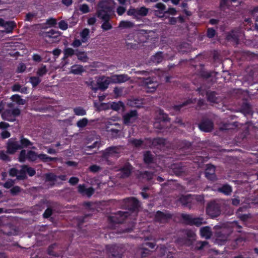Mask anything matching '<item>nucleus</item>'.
<instances>
[{
  "label": "nucleus",
  "mask_w": 258,
  "mask_h": 258,
  "mask_svg": "<svg viewBox=\"0 0 258 258\" xmlns=\"http://www.w3.org/2000/svg\"><path fill=\"white\" fill-rule=\"evenodd\" d=\"M112 12V8L107 0H101L98 2L96 13L98 18L111 17Z\"/></svg>",
  "instance_id": "nucleus-1"
},
{
  "label": "nucleus",
  "mask_w": 258,
  "mask_h": 258,
  "mask_svg": "<svg viewBox=\"0 0 258 258\" xmlns=\"http://www.w3.org/2000/svg\"><path fill=\"white\" fill-rule=\"evenodd\" d=\"M122 206L130 212H137L140 206L139 201L134 197L127 198L123 200Z\"/></svg>",
  "instance_id": "nucleus-2"
},
{
  "label": "nucleus",
  "mask_w": 258,
  "mask_h": 258,
  "mask_svg": "<svg viewBox=\"0 0 258 258\" xmlns=\"http://www.w3.org/2000/svg\"><path fill=\"white\" fill-rule=\"evenodd\" d=\"M206 213L211 218H216L221 214L220 205L215 201H211L209 203L206 209Z\"/></svg>",
  "instance_id": "nucleus-3"
},
{
  "label": "nucleus",
  "mask_w": 258,
  "mask_h": 258,
  "mask_svg": "<svg viewBox=\"0 0 258 258\" xmlns=\"http://www.w3.org/2000/svg\"><path fill=\"white\" fill-rule=\"evenodd\" d=\"M128 216L127 212L118 211L114 215L109 216L108 221L110 224H122L125 222Z\"/></svg>",
  "instance_id": "nucleus-4"
},
{
  "label": "nucleus",
  "mask_w": 258,
  "mask_h": 258,
  "mask_svg": "<svg viewBox=\"0 0 258 258\" xmlns=\"http://www.w3.org/2000/svg\"><path fill=\"white\" fill-rule=\"evenodd\" d=\"M106 250L109 254V258H122V249L117 245H107Z\"/></svg>",
  "instance_id": "nucleus-5"
},
{
  "label": "nucleus",
  "mask_w": 258,
  "mask_h": 258,
  "mask_svg": "<svg viewBox=\"0 0 258 258\" xmlns=\"http://www.w3.org/2000/svg\"><path fill=\"white\" fill-rule=\"evenodd\" d=\"M170 118L167 113L164 112L163 110H160L159 118L154 123L155 128L163 130L165 128L164 123L170 121Z\"/></svg>",
  "instance_id": "nucleus-6"
},
{
  "label": "nucleus",
  "mask_w": 258,
  "mask_h": 258,
  "mask_svg": "<svg viewBox=\"0 0 258 258\" xmlns=\"http://www.w3.org/2000/svg\"><path fill=\"white\" fill-rule=\"evenodd\" d=\"M138 116V113L137 110H131L123 115V122L125 125H130L136 121Z\"/></svg>",
  "instance_id": "nucleus-7"
},
{
  "label": "nucleus",
  "mask_w": 258,
  "mask_h": 258,
  "mask_svg": "<svg viewBox=\"0 0 258 258\" xmlns=\"http://www.w3.org/2000/svg\"><path fill=\"white\" fill-rule=\"evenodd\" d=\"M7 152L11 155L14 154L18 150H20L19 141L16 138H10L9 139L7 146Z\"/></svg>",
  "instance_id": "nucleus-8"
},
{
  "label": "nucleus",
  "mask_w": 258,
  "mask_h": 258,
  "mask_svg": "<svg viewBox=\"0 0 258 258\" xmlns=\"http://www.w3.org/2000/svg\"><path fill=\"white\" fill-rule=\"evenodd\" d=\"M110 83H112L111 78L102 77L100 80H98L97 82V86L92 87V89L94 92H96L98 89L104 91L108 88Z\"/></svg>",
  "instance_id": "nucleus-9"
},
{
  "label": "nucleus",
  "mask_w": 258,
  "mask_h": 258,
  "mask_svg": "<svg viewBox=\"0 0 258 258\" xmlns=\"http://www.w3.org/2000/svg\"><path fill=\"white\" fill-rule=\"evenodd\" d=\"M204 204V197L202 195H191L190 196V200L189 203V209H193L198 205H202Z\"/></svg>",
  "instance_id": "nucleus-10"
},
{
  "label": "nucleus",
  "mask_w": 258,
  "mask_h": 258,
  "mask_svg": "<svg viewBox=\"0 0 258 258\" xmlns=\"http://www.w3.org/2000/svg\"><path fill=\"white\" fill-rule=\"evenodd\" d=\"M198 126L201 131L206 133H209L213 130L214 123L209 119H204L199 123Z\"/></svg>",
  "instance_id": "nucleus-11"
},
{
  "label": "nucleus",
  "mask_w": 258,
  "mask_h": 258,
  "mask_svg": "<svg viewBox=\"0 0 258 258\" xmlns=\"http://www.w3.org/2000/svg\"><path fill=\"white\" fill-rule=\"evenodd\" d=\"M133 167L130 163L125 164L118 170L119 177L121 178L128 177L133 171Z\"/></svg>",
  "instance_id": "nucleus-12"
},
{
  "label": "nucleus",
  "mask_w": 258,
  "mask_h": 258,
  "mask_svg": "<svg viewBox=\"0 0 258 258\" xmlns=\"http://www.w3.org/2000/svg\"><path fill=\"white\" fill-rule=\"evenodd\" d=\"M43 36L45 38L51 39L52 42H57L60 40V33L58 31L51 29L49 31L45 32Z\"/></svg>",
  "instance_id": "nucleus-13"
},
{
  "label": "nucleus",
  "mask_w": 258,
  "mask_h": 258,
  "mask_svg": "<svg viewBox=\"0 0 258 258\" xmlns=\"http://www.w3.org/2000/svg\"><path fill=\"white\" fill-rule=\"evenodd\" d=\"M215 172V168L214 166L208 164L205 171V177L208 179L212 181L216 180L217 177Z\"/></svg>",
  "instance_id": "nucleus-14"
},
{
  "label": "nucleus",
  "mask_w": 258,
  "mask_h": 258,
  "mask_svg": "<svg viewBox=\"0 0 258 258\" xmlns=\"http://www.w3.org/2000/svg\"><path fill=\"white\" fill-rule=\"evenodd\" d=\"M3 27L4 28V30H1L3 33H12L17 27V24L14 21H5Z\"/></svg>",
  "instance_id": "nucleus-15"
},
{
  "label": "nucleus",
  "mask_w": 258,
  "mask_h": 258,
  "mask_svg": "<svg viewBox=\"0 0 258 258\" xmlns=\"http://www.w3.org/2000/svg\"><path fill=\"white\" fill-rule=\"evenodd\" d=\"M171 218L170 214H166L160 211L156 212L155 215V220L156 222H162L167 221Z\"/></svg>",
  "instance_id": "nucleus-16"
},
{
  "label": "nucleus",
  "mask_w": 258,
  "mask_h": 258,
  "mask_svg": "<svg viewBox=\"0 0 258 258\" xmlns=\"http://www.w3.org/2000/svg\"><path fill=\"white\" fill-rule=\"evenodd\" d=\"M130 78L127 75H115L111 77L112 83H122L127 81Z\"/></svg>",
  "instance_id": "nucleus-17"
},
{
  "label": "nucleus",
  "mask_w": 258,
  "mask_h": 258,
  "mask_svg": "<svg viewBox=\"0 0 258 258\" xmlns=\"http://www.w3.org/2000/svg\"><path fill=\"white\" fill-rule=\"evenodd\" d=\"M143 160L144 162L146 164H150L154 163V156L152 154L151 151H146L143 155Z\"/></svg>",
  "instance_id": "nucleus-18"
},
{
  "label": "nucleus",
  "mask_w": 258,
  "mask_h": 258,
  "mask_svg": "<svg viewBox=\"0 0 258 258\" xmlns=\"http://www.w3.org/2000/svg\"><path fill=\"white\" fill-rule=\"evenodd\" d=\"M172 169L174 174L177 176H182L185 172V168L180 164L173 165Z\"/></svg>",
  "instance_id": "nucleus-19"
},
{
  "label": "nucleus",
  "mask_w": 258,
  "mask_h": 258,
  "mask_svg": "<svg viewBox=\"0 0 258 258\" xmlns=\"http://www.w3.org/2000/svg\"><path fill=\"white\" fill-rule=\"evenodd\" d=\"M118 148L115 146H111L106 149L103 153V156L108 158L114 154L118 153Z\"/></svg>",
  "instance_id": "nucleus-20"
},
{
  "label": "nucleus",
  "mask_w": 258,
  "mask_h": 258,
  "mask_svg": "<svg viewBox=\"0 0 258 258\" xmlns=\"http://www.w3.org/2000/svg\"><path fill=\"white\" fill-rule=\"evenodd\" d=\"M110 18L111 17H104L103 18H99L103 21L101 25V28L103 31H108L112 29V25L109 22Z\"/></svg>",
  "instance_id": "nucleus-21"
},
{
  "label": "nucleus",
  "mask_w": 258,
  "mask_h": 258,
  "mask_svg": "<svg viewBox=\"0 0 258 258\" xmlns=\"http://www.w3.org/2000/svg\"><path fill=\"white\" fill-rule=\"evenodd\" d=\"M149 12V9L145 7H142L140 8H136V20H140L139 17L146 16Z\"/></svg>",
  "instance_id": "nucleus-22"
},
{
  "label": "nucleus",
  "mask_w": 258,
  "mask_h": 258,
  "mask_svg": "<svg viewBox=\"0 0 258 258\" xmlns=\"http://www.w3.org/2000/svg\"><path fill=\"white\" fill-rule=\"evenodd\" d=\"M200 234L202 237L209 239L212 236V231L209 226L203 227L200 229Z\"/></svg>",
  "instance_id": "nucleus-23"
},
{
  "label": "nucleus",
  "mask_w": 258,
  "mask_h": 258,
  "mask_svg": "<svg viewBox=\"0 0 258 258\" xmlns=\"http://www.w3.org/2000/svg\"><path fill=\"white\" fill-rule=\"evenodd\" d=\"M217 94L215 91H211L207 93V100L211 103H217L219 101V98L217 96Z\"/></svg>",
  "instance_id": "nucleus-24"
},
{
  "label": "nucleus",
  "mask_w": 258,
  "mask_h": 258,
  "mask_svg": "<svg viewBox=\"0 0 258 258\" xmlns=\"http://www.w3.org/2000/svg\"><path fill=\"white\" fill-rule=\"evenodd\" d=\"M76 49H74L72 48L68 47L63 49V56L62 59L65 61L69 57H72L73 55H75Z\"/></svg>",
  "instance_id": "nucleus-25"
},
{
  "label": "nucleus",
  "mask_w": 258,
  "mask_h": 258,
  "mask_svg": "<svg viewBox=\"0 0 258 258\" xmlns=\"http://www.w3.org/2000/svg\"><path fill=\"white\" fill-rule=\"evenodd\" d=\"M75 55L77 56L80 61L83 62H87L88 59L87 53L84 51H82L78 49H76Z\"/></svg>",
  "instance_id": "nucleus-26"
},
{
  "label": "nucleus",
  "mask_w": 258,
  "mask_h": 258,
  "mask_svg": "<svg viewBox=\"0 0 258 258\" xmlns=\"http://www.w3.org/2000/svg\"><path fill=\"white\" fill-rule=\"evenodd\" d=\"M218 191L224 194L225 195L229 196L231 194L232 189V187L230 185L228 184H223L221 187H219Z\"/></svg>",
  "instance_id": "nucleus-27"
},
{
  "label": "nucleus",
  "mask_w": 258,
  "mask_h": 258,
  "mask_svg": "<svg viewBox=\"0 0 258 258\" xmlns=\"http://www.w3.org/2000/svg\"><path fill=\"white\" fill-rule=\"evenodd\" d=\"M155 8L159 9L158 11H155V13H159V14H163L162 16H158V17L161 19H163L165 17L164 15V12L165 11L166 6L161 3H158L155 6Z\"/></svg>",
  "instance_id": "nucleus-28"
},
{
  "label": "nucleus",
  "mask_w": 258,
  "mask_h": 258,
  "mask_svg": "<svg viewBox=\"0 0 258 258\" xmlns=\"http://www.w3.org/2000/svg\"><path fill=\"white\" fill-rule=\"evenodd\" d=\"M38 158L44 163H48L57 160L56 157H51L45 154H38Z\"/></svg>",
  "instance_id": "nucleus-29"
},
{
  "label": "nucleus",
  "mask_w": 258,
  "mask_h": 258,
  "mask_svg": "<svg viewBox=\"0 0 258 258\" xmlns=\"http://www.w3.org/2000/svg\"><path fill=\"white\" fill-rule=\"evenodd\" d=\"M163 59V53L161 51L158 52L155 55H153L151 58V61L155 63H159L162 61Z\"/></svg>",
  "instance_id": "nucleus-30"
},
{
  "label": "nucleus",
  "mask_w": 258,
  "mask_h": 258,
  "mask_svg": "<svg viewBox=\"0 0 258 258\" xmlns=\"http://www.w3.org/2000/svg\"><path fill=\"white\" fill-rule=\"evenodd\" d=\"M19 143L21 149L24 148H27L33 145L32 142H31L28 139L24 138L23 136L21 137Z\"/></svg>",
  "instance_id": "nucleus-31"
},
{
  "label": "nucleus",
  "mask_w": 258,
  "mask_h": 258,
  "mask_svg": "<svg viewBox=\"0 0 258 258\" xmlns=\"http://www.w3.org/2000/svg\"><path fill=\"white\" fill-rule=\"evenodd\" d=\"M192 103V101L191 99H188L179 104L174 105L173 106V109L174 111L178 112L182 107L188 104H191Z\"/></svg>",
  "instance_id": "nucleus-32"
},
{
  "label": "nucleus",
  "mask_w": 258,
  "mask_h": 258,
  "mask_svg": "<svg viewBox=\"0 0 258 258\" xmlns=\"http://www.w3.org/2000/svg\"><path fill=\"white\" fill-rule=\"evenodd\" d=\"M241 112L246 116L247 115H252L251 108L247 103H243L241 106Z\"/></svg>",
  "instance_id": "nucleus-33"
},
{
  "label": "nucleus",
  "mask_w": 258,
  "mask_h": 258,
  "mask_svg": "<svg viewBox=\"0 0 258 258\" xmlns=\"http://www.w3.org/2000/svg\"><path fill=\"white\" fill-rule=\"evenodd\" d=\"M84 71L83 66L81 65H73L71 67V72L75 75L81 74Z\"/></svg>",
  "instance_id": "nucleus-34"
},
{
  "label": "nucleus",
  "mask_w": 258,
  "mask_h": 258,
  "mask_svg": "<svg viewBox=\"0 0 258 258\" xmlns=\"http://www.w3.org/2000/svg\"><path fill=\"white\" fill-rule=\"evenodd\" d=\"M190 195H187L185 196H181L179 199L180 203L184 207H188L189 208V203L190 200Z\"/></svg>",
  "instance_id": "nucleus-35"
},
{
  "label": "nucleus",
  "mask_w": 258,
  "mask_h": 258,
  "mask_svg": "<svg viewBox=\"0 0 258 258\" xmlns=\"http://www.w3.org/2000/svg\"><path fill=\"white\" fill-rule=\"evenodd\" d=\"M38 158V155L33 151L29 150L27 152V159L30 162H34Z\"/></svg>",
  "instance_id": "nucleus-36"
},
{
  "label": "nucleus",
  "mask_w": 258,
  "mask_h": 258,
  "mask_svg": "<svg viewBox=\"0 0 258 258\" xmlns=\"http://www.w3.org/2000/svg\"><path fill=\"white\" fill-rule=\"evenodd\" d=\"M17 179L25 180L27 178L25 169L24 168V165L21 166V169L18 170Z\"/></svg>",
  "instance_id": "nucleus-37"
},
{
  "label": "nucleus",
  "mask_w": 258,
  "mask_h": 258,
  "mask_svg": "<svg viewBox=\"0 0 258 258\" xmlns=\"http://www.w3.org/2000/svg\"><path fill=\"white\" fill-rule=\"evenodd\" d=\"M10 113L12 114V115L16 118V117L18 116L20 114L21 111L18 108L13 109L12 110H6L4 111L5 116H7L8 114Z\"/></svg>",
  "instance_id": "nucleus-38"
},
{
  "label": "nucleus",
  "mask_w": 258,
  "mask_h": 258,
  "mask_svg": "<svg viewBox=\"0 0 258 258\" xmlns=\"http://www.w3.org/2000/svg\"><path fill=\"white\" fill-rule=\"evenodd\" d=\"M129 142L136 148L140 147L144 143L143 140L141 139H137L135 138L130 139Z\"/></svg>",
  "instance_id": "nucleus-39"
},
{
  "label": "nucleus",
  "mask_w": 258,
  "mask_h": 258,
  "mask_svg": "<svg viewBox=\"0 0 258 258\" xmlns=\"http://www.w3.org/2000/svg\"><path fill=\"white\" fill-rule=\"evenodd\" d=\"M181 218L184 221V223L188 225H191L193 217L191 215L187 214H182Z\"/></svg>",
  "instance_id": "nucleus-40"
},
{
  "label": "nucleus",
  "mask_w": 258,
  "mask_h": 258,
  "mask_svg": "<svg viewBox=\"0 0 258 258\" xmlns=\"http://www.w3.org/2000/svg\"><path fill=\"white\" fill-rule=\"evenodd\" d=\"M41 82V79L39 77H31L29 79V82L32 84L33 88L37 86Z\"/></svg>",
  "instance_id": "nucleus-41"
},
{
  "label": "nucleus",
  "mask_w": 258,
  "mask_h": 258,
  "mask_svg": "<svg viewBox=\"0 0 258 258\" xmlns=\"http://www.w3.org/2000/svg\"><path fill=\"white\" fill-rule=\"evenodd\" d=\"M11 99L13 101L16 102L19 105H24L25 103V100L22 99L21 96L18 94L12 95Z\"/></svg>",
  "instance_id": "nucleus-42"
},
{
  "label": "nucleus",
  "mask_w": 258,
  "mask_h": 258,
  "mask_svg": "<svg viewBox=\"0 0 258 258\" xmlns=\"http://www.w3.org/2000/svg\"><path fill=\"white\" fill-rule=\"evenodd\" d=\"M134 24L133 22L127 21H121L119 23V27L123 28H130L133 27Z\"/></svg>",
  "instance_id": "nucleus-43"
},
{
  "label": "nucleus",
  "mask_w": 258,
  "mask_h": 258,
  "mask_svg": "<svg viewBox=\"0 0 258 258\" xmlns=\"http://www.w3.org/2000/svg\"><path fill=\"white\" fill-rule=\"evenodd\" d=\"M204 219L201 217L193 218L190 226L195 225L196 226H200L204 222H203Z\"/></svg>",
  "instance_id": "nucleus-44"
},
{
  "label": "nucleus",
  "mask_w": 258,
  "mask_h": 258,
  "mask_svg": "<svg viewBox=\"0 0 258 258\" xmlns=\"http://www.w3.org/2000/svg\"><path fill=\"white\" fill-rule=\"evenodd\" d=\"M47 71H48V70L46 68V66L44 65V64H42L41 67L38 68V69L37 71V75L39 77H43L44 75H45L47 73Z\"/></svg>",
  "instance_id": "nucleus-45"
},
{
  "label": "nucleus",
  "mask_w": 258,
  "mask_h": 258,
  "mask_svg": "<svg viewBox=\"0 0 258 258\" xmlns=\"http://www.w3.org/2000/svg\"><path fill=\"white\" fill-rule=\"evenodd\" d=\"M123 106L124 104L121 101H119L118 102H114L111 104V108L115 111H118L121 107H123Z\"/></svg>",
  "instance_id": "nucleus-46"
},
{
  "label": "nucleus",
  "mask_w": 258,
  "mask_h": 258,
  "mask_svg": "<svg viewBox=\"0 0 258 258\" xmlns=\"http://www.w3.org/2000/svg\"><path fill=\"white\" fill-rule=\"evenodd\" d=\"M74 112L76 115L83 116L86 114V111L81 107H77L74 109Z\"/></svg>",
  "instance_id": "nucleus-47"
},
{
  "label": "nucleus",
  "mask_w": 258,
  "mask_h": 258,
  "mask_svg": "<svg viewBox=\"0 0 258 258\" xmlns=\"http://www.w3.org/2000/svg\"><path fill=\"white\" fill-rule=\"evenodd\" d=\"M24 168L25 169L26 173H28L29 176H33L36 174V170L34 168L29 167L27 165H24Z\"/></svg>",
  "instance_id": "nucleus-48"
},
{
  "label": "nucleus",
  "mask_w": 258,
  "mask_h": 258,
  "mask_svg": "<svg viewBox=\"0 0 258 258\" xmlns=\"http://www.w3.org/2000/svg\"><path fill=\"white\" fill-rule=\"evenodd\" d=\"M88 123V120L87 118H83L77 122V126L79 128L85 127Z\"/></svg>",
  "instance_id": "nucleus-49"
},
{
  "label": "nucleus",
  "mask_w": 258,
  "mask_h": 258,
  "mask_svg": "<svg viewBox=\"0 0 258 258\" xmlns=\"http://www.w3.org/2000/svg\"><path fill=\"white\" fill-rule=\"evenodd\" d=\"M165 139L162 138H156L153 139L152 141L153 145H164L165 144Z\"/></svg>",
  "instance_id": "nucleus-50"
},
{
  "label": "nucleus",
  "mask_w": 258,
  "mask_h": 258,
  "mask_svg": "<svg viewBox=\"0 0 258 258\" xmlns=\"http://www.w3.org/2000/svg\"><path fill=\"white\" fill-rule=\"evenodd\" d=\"M18 158L19 161L21 163L24 162L27 159V153L25 150L21 151Z\"/></svg>",
  "instance_id": "nucleus-51"
},
{
  "label": "nucleus",
  "mask_w": 258,
  "mask_h": 258,
  "mask_svg": "<svg viewBox=\"0 0 258 258\" xmlns=\"http://www.w3.org/2000/svg\"><path fill=\"white\" fill-rule=\"evenodd\" d=\"M46 180L47 181H55L57 179V176L51 173H47L46 174Z\"/></svg>",
  "instance_id": "nucleus-52"
},
{
  "label": "nucleus",
  "mask_w": 258,
  "mask_h": 258,
  "mask_svg": "<svg viewBox=\"0 0 258 258\" xmlns=\"http://www.w3.org/2000/svg\"><path fill=\"white\" fill-rule=\"evenodd\" d=\"M79 10L83 14H86L90 12V8L88 5L86 4H83L80 6Z\"/></svg>",
  "instance_id": "nucleus-53"
},
{
  "label": "nucleus",
  "mask_w": 258,
  "mask_h": 258,
  "mask_svg": "<svg viewBox=\"0 0 258 258\" xmlns=\"http://www.w3.org/2000/svg\"><path fill=\"white\" fill-rule=\"evenodd\" d=\"M21 190L22 189L20 186L16 185L11 189L10 192L13 196H16L20 192Z\"/></svg>",
  "instance_id": "nucleus-54"
},
{
  "label": "nucleus",
  "mask_w": 258,
  "mask_h": 258,
  "mask_svg": "<svg viewBox=\"0 0 258 258\" xmlns=\"http://www.w3.org/2000/svg\"><path fill=\"white\" fill-rule=\"evenodd\" d=\"M216 34V31L213 28H209L207 31V36L209 38H213Z\"/></svg>",
  "instance_id": "nucleus-55"
},
{
  "label": "nucleus",
  "mask_w": 258,
  "mask_h": 258,
  "mask_svg": "<svg viewBox=\"0 0 258 258\" xmlns=\"http://www.w3.org/2000/svg\"><path fill=\"white\" fill-rule=\"evenodd\" d=\"M199 75L203 79H209L211 77V73L202 70L199 72Z\"/></svg>",
  "instance_id": "nucleus-56"
},
{
  "label": "nucleus",
  "mask_w": 258,
  "mask_h": 258,
  "mask_svg": "<svg viewBox=\"0 0 258 258\" xmlns=\"http://www.w3.org/2000/svg\"><path fill=\"white\" fill-rule=\"evenodd\" d=\"M150 84V85L147 86V88L149 89V90H148V92H154L156 90V88L158 86L157 82L155 81L154 82H152L151 84Z\"/></svg>",
  "instance_id": "nucleus-57"
},
{
  "label": "nucleus",
  "mask_w": 258,
  "mask_h": 258,
  "mask_svg": "<svg viewBox=\"0 0 258 258\" xmlns=\"http://www.w3.org/2000/svg\"><path fill=\"white\" fill-rule=\"evenodd\" d=\"M2 117L4 119L8 120L10 122H13L16 120V118L14 117V116L11 113L8 114V116H6L4 115V112L2 114Z\"/></svg>",
  "instance_id": "nucleus-58"
},
{
  "label": "nucleus",
  "mask_w": 258,
  "mask_h": 258,
  "mask_svg": "<svg viewBox=\"0 0 258 258\" xmlns=\"http://www.w3.org/2000/svg\"><path fill=\"white\" fill-rule=\"evenodd\" d=\"M141 174L143 177L147 178L148 180L152 179L153 177V173L148 171H145Z\"/></svg>",
  "instance_id": "nucleus-59"
},
{
  "label": "nucleus",
  "mask_w": 258,
  "mask_h": 258,
  "mask_svg": "<svg viewBox=\"0 0 258 258\" xmlns=\"http://www.w3.org/2000/svg\"><path fill=\"white\" fill-rule=\"evenodd\" d=\"M52 210L50 208H47L43 214V217L44 218H49L52 214Z\"/></svg>",
  "instance_id": "nucleus-60"
},
{
  "label": "nucleus",
  "mask_w": 258,
  "mask_h": 258,
  "mask_svg": "<svg viewBox=\"0 0 258 258\" xmlns=\"http://www.w3.org/2000/svg\"><path fill=\"white\" fill-rule=\"evenodd\" d=\"M46 23L50 27H53L56 25L57 21L55 18H50L46 20Z\"/></svg>",
  "instance_id": "nucleus-61"
},
{
  "label": "nucleus",
  "mask_w": 258,
  "mask_h": 258,
  "mask_svg": "<svg viewBox=\"0 0 258 258\" xmlns=\"http://www.w3.org/2000/svg\"><path fill=\"white\" fill-rule=\"evenodd\" d=\"M166 14L174 16L177 14V11L175 8L170 7L167 10L164 12V15Z\"/></svg>",
  "instance_id": "nucleus-62"
},
{
  "label": "nucleus",
  "mask_w": 258,
  "mask_h": 258,
  "mask_svg": "<svg viewBox=\"0 0 258 258\" xmlns=\"http://www.w3.org/2000/svg\"><path fill=\"white\" fill-rule=\"evenodd\" d=\"M227 39L228 40H232L234 41H238V40L237 36L234 34L233 32L227 34Z\"/></svg>",
  "instance_id": "nucleus-63"
},
{
  "label": "nucleus",
  "mask_w": 258,
  "mask_h": 258,
  "mask_svg": "<svg viewBox=\"0 0 258 258\" xmlns=\"http://www.w3.org/2000/svg\"><path fill=\"white\" fill-rule=\"evenodd\" d=\"M58 27L62 30H66L68 28V23L64 20H61L58 23Z\"/></svg>",
  "instance_id": "nucleus-64"
}]
</instances>
